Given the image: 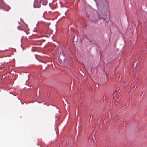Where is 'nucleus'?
Here are the masks:
<instances>
[{
    "label": "nucleus",
    "instance_id": "nucleus-4",
    "mask_svg": "<svg viewBox=\"0 0 147 147\" xmlns=\"http://www.w3.org/2000/svg\"><path fill=\"white\" fill-rule=\"evenodd\" d=\"M4 10L6 11H9V9H5Z\"/></svg>",
    "mask_w": 147,
    "mask_h": 147
},
{
    "label": "nucleus",
    "instance_id": "nucleus-7",
    "mask_svg": "<svg viewBox=\"0 0 147 147\" xmlns=\"http://www.w3.org/2000/svg\"><path fill=\"white\" fill-rule=\"evenodd\" d=\"M32 51H34L33 50V49H32Z\"/></svg>",
    "mask_w": 147,
    "mask_h": 147
},
{
    "label": "nucleus",
    "instance_id": "nucleus-3",
    "mask_svg": "<svg viewBox=\"0 0 147 147\" xmlns=\"http://www.w3.org/2000/svg\"><path fill=\"white\" fill-rule=\"evenodd\" d=\"M134 87L135 86V84H133L131 86V88L132 89H134Z\"/></svg>",
    "mask_w": 147,
    "mask_h": 147
},
{
    "label": "nucleus",
    "instance_id": "nucleus-8",
    "mask_svg": "<svg viewBox=\"0 0 147 147\" xmlns=\"http://www.w3.org/2000/svg\"><path fill=\"white\" fill-rule=\"evenodd\" d=\"M115 94V93H114V95Z\"/></svg>",
    "mask_w": 147,
    "mask_h": 147
},
{
    "label": "nucleus",
    "instance_id": "nucleus-1",
    "mask_svg": "<svg viewBox=\"0 0 147 147\" xmlns=\"http://www.w3.org/2000/svg\"><path fill=\"white\" fill-rule=\"evenodd\" d=\"M34 6L35 8H39L40 7V0H35Z\"/></svg>",
    "mask_w": 147,
    "mask_h": 147
},
{
    "label": "nucleus",
    "instance_id": "nucleus-2",
    "mask_svg": "<svg viewBox=\"0 0 147 147\" xmlns=\"http://www.w3.org/2000/svg\"><path fill=\"white\" fill-rule=\"evenodd\" d=\"M115 121H117V120H119V117H117V115L116 116V118H115Z\"/></svg>",
    "mask_w": 147,
    "mask_h": 147
},
{
    "label": "nucleus",
    "instance_id": "nucleus-6",
    "mask_svg": "<svg viewBox=\"0 0 147 147\" xmlns=\"http://www.w3.org/2000/svg\"><path fill=\"white\" fill-rule=\"evenodd\" d=\"M113 98L114 99H116V98H115L114 96H113Z\"/></svg>",
    "mask_w": 147,
    "mask_h": 147
},
{
    "label": "nucleus",
    "instance_id": "nucleus-5",
    "mask_svg": "<svg viewBox=\"0 0 147 147\" xmlns=\"http://www.w3.org/2000/svg\"><path fill=\"white\" fill-rule=\"evenodd\" d=\"M60 3L61 5V6L62 7L63 6V5H62V2H60Z\"/></svg>",
    "mask_w": 147,
    "mask_h": 147
}]
</instances>
